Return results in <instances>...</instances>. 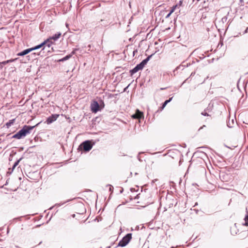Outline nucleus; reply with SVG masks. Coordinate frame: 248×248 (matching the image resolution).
I'll return each mask as SVG.
<instances>
[{
  "mask_svg": "<svg viewBox=\"0 0 248 248\" xmlns=\"http://www.w3.org/2000/svg\"><path fill=\"white\" fill-rule=\"evenodd\" d=\"M94 144V142L92 143V141L91 140H88L83 142L79 147L82 148L84 151L89 152L91 150Z\"/></svg>",
  "mask_w": 248,
  "mask_h": 248,
  "instance_id": "1",
  "label": "nucleus"
},
{
  "mask_svg": "<svg viewBox=\"0 0 248 248\" xmlns=\"http://www.w3.org/2000/svg\"><path fill=\"white\" fill-rule=\"evenodd\" d=\"M132 239V233H127L124 236L122 239L119 242L118 246L124 247L128 244L129 241Z\"/></svg>",
  "mask_w": 248,
  "mask_h": 248,
  "instance_id": "2",
  "label": "nucleus"
},
{
  "mask_svg": "<svg viewBox=\"0 0 248 248\" xmlns=\"http://www.w3.org/2000/svg\"><path fill=\"white\" fill-rule=\"evenodd\" d=\"M39 124V123L37 124L36 125L34 126H30V125H24L22 128L21 129L23 135H24V137H25L27 135L30 134L31 131L36 126L38 125Z\"/></svg>",
  "mask_w": 248,
  "mask_h": 248,
  "instance_id": "3",
  "label": "nucleus"
},
{
  "mask_svg": "<svg viewBox=\"0 0 248 248\" xmlns=\"http://www.w3.org/2000/svg\"><path fill=\"white\" fill-rule=\"evenodd\" d=\"M59 116V114H52L50 116L48 117L47 118L45 123H46L47 124H51V123L55 121L58 119Z\"/></svg>",
  "mask_w": 248,
  "mask_h": 248,
  "instance_id": "4",
  "label": "nucleus"
},
{
  "mask_svg": "<svg viewBox=\"0 0 248 248\" xmlns=\"http://www.w3.org/2000/svg\"><path fill=\"white\" fill-rule=\"evenodd\" d=\"M99 106L98 102L94 101L91 104V109L93 112L96 113L99 110Z\"/></svg>",
  "mask_w": 248,
  "mask_h": 248,
  "instance_id": "5",
  "label": "nucleus"
},
{
  "mask_svg": "<svg viewBox=\"0 0 248 248\" xmlns=\"http://www.w3.org/2000/svg\"><path fill=\"white\" fill-rule=\"evenodd\" d=\"M132 117L134 119H140L143 117V114L139 109H137L136 111V113L132 115Z\"/></svg>",
  "mask_w": 248,
  "mask_h": 248,
  "instance_id": "6",
  "label": "nucleus"
},
{
  "mask_svg": "<svg viewBox=\"0 0 248 248\" xmlns=\"http://www.w3.org/2000/svg\"><path fill=\"white\" fill-rule=\"evenodd\" d=\"M143 68L140 65V64H137L133 69L130 70L131 75H133L135 73H137L139 70H142Z\"/></svg>",
  "mask_w": 248,
  "mask_h": 248,
  "instance_id": "7",
  "label": "nucleus"
},
{
  "mask_svg": "<svg viewBox=\"0 0 248 248\" xmlns=\"http://www.w3.org/2000/svg\"><path fill=\"white\" fill-rule=\"evenodd\" d=\"M61 36V33L59 32L55 34L53 36L50 37L49 38H48V41H50L51 40H53L54 42L57 41L58 40V39L60 38V37Z\"/></svg>",
  "mask_w": 248,
  "mask_h": 248,
  "instance_id": "8",
  "label": "nucleus"
},
{
  "mask_svg": "<svg viewBox=\"0 0 248 248\" xmlns=\"http://www.w3.org/2000/svg\"><path fill=\"white\" fill-rule=\"evenodd\" d=\"M24 137L22 129L20 130L16 134L13 136V138L16 139H20Z\"/></svg>",
  "mask_w": 248,
  "mask_h": 248,
  "instance_id": "9",
  "label": "nucleus"
},
{
  "mask_svg": "<svg viewBox=\"0 0 248 248\" xmlns=\"http://www.w3.org/2000/svg\"><path fill=\"white\" fill-rule=\"evenodd\" d=\"M31 51H32V49H31V48H28V49H26L25 50H24L23 51L18 53L17 55V56H24L27 54H28L29 53H30V52H31Z\"/></svg>",
  "mask_w": 248,
  "mask_h": 248,
  "instance_id": "10",
  "label": "nucleus"
},
{
  "mask_svg": "<svg viewBox=\"0 0 248 248\" xmlns=\"http://www.w3.org/2000/svg\"><path fill=\"white\" fill-rule=\"evenodd\" d=\"M153 55L148 56L145 59L143 60L140 63V65L143 68L145 65L147 64L148 62L150 60Z\"/></svg>",
  "mask_w": 248,
  "mask_h": 248,
  "instance_id": "11",
  "label": "nucleus"
},
{
  "mask_svg": "<svg viewBox=\"0 0 248 248\" xmlns=\"http://www.w3.org/2000/svg\"><path fill=\"white\" fill-rule=\"evenodd\" d=\"M74 54H75V51H73L71 54L66 55L65 57H63V58L60 59L58 61L59 62H64L65 61H66V60H68L69 59H70L72 56V55Z\"/></svg>",
  "mask_w": 248,
  "mask_h": 248,
  "instance_id": "12",
  "label": "nucleus"
},
{
  "mask_svg": "<svg viewBox=\"0 0 248 248\" xmlns=\"http://www.w3.org/2000/svg\"><path fill=\"white\" fill-rule=\"evenodd\" d=\"M54 42L53 40H51L50 41H48V39L45 41L44 43H45V44L47 46L49 47L52 45L54 44Z\"/></svg>",
  "mask_w": 248,
  "mask_h": 248,
  "instance_id": "13",
  "label": "nucleus"
},
{
  "mask_svg": "<svg viewBox=\"0 0 248 248\" xmlns=\"http://www.w3.org/2000/svg\"><path fill=\"white\" fill-rule=\"evenodd\" d=\"M45 44V43H42L41 44L38 45L34 47H31V49H32V50H36L39 48H41L43 46H44Z\"/></svg>",
  "mask_w": 248,
  "mask_h": 248,
  "instance_id": "14",
  "label": "nucleus"
},
{
  "mask_svg": "<svg viewBox=\"0 0 248 248\" xmlns=\"http://www.w3.org/2000/svg\"><path fill=\"white\" fill-rule=\"evenodd\" d=\"M172 99V97L170 98L169 99L166 100L163 104L162 106V109H163L168 103L170 102Z\"/></svg>",
  "mask_w": 248,
  "mask_h": 248,
  "instance_id": "15",
  "label": "nucleus"
},
{
  "mask_svg": "<svg viewBox=\"0 0 248 248\" xmlns=\"http://www.w3.org/2000/svg\"><path fill=\"white\" fill-rule=\"evenodd\" d=\"M244 220L245 221V223L243 224V225L248 226V212H247V214L244 218Z\"/></svg>",
  "mask_w": 248,
  "mask_h": 248,
  "instance_id": "16",
  "label": "nucleus"
},
{
  "mask_svg": "<svg viewBox=\"0 0 248 248\" xmlns=\"http://www.w3.org/2000/svg\"><path fill=\"white\" fill-rule=\"evenodd\" d=\"M22 157H21L18 160H17L15 163H14V167H16L19 163L20 162V161L22 159Z\"/></svg>",
  "mask_w": 248,
  "mask_h": 248,
  "instance_id": "17",
  "label": "nucleus"
},
{
  "mask_svg": "<svg viewBox=\"0 0 248 248\" xmlns=\"http://www.w3.org/2000/svg\"><path fill=\"white\" fill-rule=\"evenodd\" d=\"M14 61V60H7L6 61H3L2 62H1L0 63H2V65H3L8 63L9 62H13Z\"/></svg>",
  "mask_w": 248,
  "mask_h": 248,
  "instance_id": "18",
  "label": "nucleus"
},
{
  "mask_svg": "<svg viewBox=\"0 0 248 248\" xmlns=\"http://www.w3.org/2000/svg\"><path fill=\"white\" fill-rule=\"evenodd\" d=\"M178 7V5H175L174 6H173L172 8H171V10H170V13H172L174 10H175V9Z\"/></svg>",
  "mask_w": 248,
  "mask_h": 248,
  "instance_id": "19",
  "label": "nucleus"
},
{
  "mask_svg": "<svg viewBox=\"0 0 248 248\" xmlns=\"http://www.w3.org/2000/svg\"><path fill=\"white\" fill-rule=\"evenodd\" d=\"M107 186H108L109 187V190L110 191H112V189H113V187L112 186L110 185H108Z\"/></svg>",
  "mask_w": 248,
  "mask_h": 248,
  "instance_id": "20",
  "label": "nucleus"
},
{
  "mask_svg": "<svg viewBox=\"0 0 248 248\" xmlns=\"http://www.w3.org/2000/svg\"><path fill=\"white\" fill-rule=\"evenodd\" d=\"M12 124H13V122L10 121L9 122L7 123L6 124V125L7 126V127H9V126H11Z\"/></svg>",
  "mask_w": 248,
  "mask_h": 248,
  "instance_id": "21",
  "label": "nucleus"
},
{
  "mask_svg": "<svg viewBox=\"0 0 248 248\" xmlns=\"http://www.w3.org/2000/svg\"><path fill=\"white\" fill-rule=\"evenodd\" d=\"M201 114L203 116H208L209 115L207 113H206L205 111L203 112H202Z\"/></svg>",
  "mask_w": 248,
  "mask_h": 248,
  "instance_id": "22",
  "label": "nucleus"
},
{
  "mask_svg": "<svg viewBox=\"0 0 248 248\" xmlns=\"http://www.w3.org/2000/svg\"><path fill=\"white\" fill-rule=\"evenodd\" d=\"M16 167H14V165H13L12 169H11V171L10 172V173H12L13 172V171L15 169V168H16Z\"/></svg>",
  "mask_w": 248,
  "mask_h": 248,
  "instance_id": "23",
  "label": "nucleus"
},
{
  "mask_svg": "<svg viewBox=\"0 0 248 248\" xmlns=\"http://www.w3.org/2000/svg\"><path fill=\"white\" fill-rule=\"evenodd\" d=\"M227 125L229 127H232V125L230 124V123L229 122L227 124Z\"/></svg>",
  "mask_w": 248,
  "mask_h": 248,
  "instance_id": "24",
  "label": "nucleus"
},
{
  "mask_svg": "<svg viewBox=\"0 0 248 248\" xmlns=\"http://www.w3.org/2000/svg\"><path fill=\"white\" fill-rule=\"evenodd\" d=\"M171 14H172V13H170H170H169L167 15V16H166V18L169 17L170 16V15H171Z\"/></svg>",
  "mask_w": 248,
  "mask_h": 248,
  "instance_id": "25",
  "label": "nucleus"
},
{
  "mask_svg": "<svg viewBox=\"0 0 248 248\" xmlns=\"http://www.w3.org/2000/svg\"><path fill=\"white\" fill-rule=\"evenodd\" d=\"M3 67L2 63L0 62V69H2Z\"/></svg>",
  "mask_w": 248,
  "mask_h": 248,
  "instance_id": "26",
  "label": "nucleus"
},
{
  "mask_svg": "<svg viewBox=\"0 0 248 248\" xmlns=\"http://www.w3.org/2000/svg\"><path fill=\"white\" fill-rule=\"evenodd\" d=\"M137 52V50L133 51V55H135V53H136V52Z\"/></svg>",
  "mask_w": 248,
  "mask_h": 248,
  "instance_id": "27",
  "label": "nucleus"
},
{
  "mask_svg": "<svg viewBox=\"0 0 248 248\" xmlns=\"http://www.w3.org/2000/svg\"><path fill=\"white\" fill-rule=\"evenodd\" d=\"M182 4V2L180 1V6Z\"/></svg>",
  "mask_w": 248,
  "mask_h": 248,
  "instance_id": "28",
  "label": "nucleus"
},
{
  "mask_svg": "<svg viewBox=\"0 0 248 248\" xmlns=\"http://www.w3.org/2000/svg\"><path fill=\"white\" fill-rule=\"evenodd\" d=\"M165 88H161L160 90H164Z\"/></svg>",
  "mask_w": 248,
  "mask_h": 248,
  "instance_id": "29",
  "label": "nucleus"
},
{
  "mask_svg": "<svg viewBox=\"0 0 248 248\" xmlns=\"http://www.w3.org/2000/svg\"><path fill=\"white\" fill-rule=\"evenodd\" d=\"M138 159L139 160V161H141L140 159L138 157Z\"/></svg>",
  "mask_w": 248,
  "mask_h": 248,
  "instance_id": "30",
  "label": "nucleus"
}]
</instances>
